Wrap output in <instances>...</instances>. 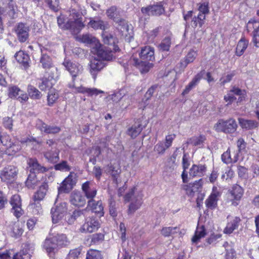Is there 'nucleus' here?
<instances>
[{
	"instance_id": "obj_26",
	"label": "nucleus",
	"mask_w": 259,
	"mask_h": 259,
	"mask_svg": "<svg viewBox=\"0 0 259 259\" xmlns=\"http://www.w3.org/2000/svg\"><path fill=\"white\" fill-rule=\"evenodd\" d=\"M241 222V219L238 217H232L229 220L226 227L224 230V233L226 234H230L235 230L238 229Z\"/></svg>"
},
{
	"instance_id": "obj_17",
	"label": "nucleus",
	"mask_w": 259,
	"mask_h": 259,
	"mask_svg": "<svg viewBox=\"0 0 259 259\" xmlns=\"http://www.w3.org/2000/svg\"><path fill=\"white\" fill-rule=\"evenodd\" d=\"M75 185V182L73 180V176L69 174L61 183V185L58 187L59 193H68Z\"/></svg>"
},
{
	"instance_id": "obj_18",
	"label": "nucleus",
	"mask_w": 259,
	"mask_h": 259,
	"mask_svg": "<svg viewBox=\"0 0 259 259\" xmlns=\"http://www.w3.org/2000/svg\"><path fill=\"white\" fill-rule=\"evenodd\" d=\"M87 208L100 217H102L104 214V207L101 200L96 201L93 199L88 200Z\"/></svg>"
},
{
	"instance_id": "obj_31",
	"label": "nucleus",
	"mask_w": 259,
	"mask_h": 259,
	"mask_svg": "<svg viewBox=\"0 0 259 259\" xmlns=\"http://www.w3.org/2000/svg\"><path fill=\"white\" fill-rule=\"evenodd\" d=\"M28 164L30 167V171L33 174L44 173L48 170V168L41 166L36 158H30L28 161Z\"/></svg>"
},
{
	"instance_id": "obj_56",
	"label": "nucleus",
	"mask_w": 259,
	"mask_h": 259,
	"mask_svg": "<svg viewBox=\"0 0 259 259\" xmlns=\"http://www.w3.org/2000/svg\"><path fill=\"white\" fill-rule=\"evenodd\" d=\"M21 89L17 85H12L8 89V95L11 98H16L19 95Z\"/></svg>"
},
{
	"instance_id": "obj_22",
	"label": "nucleus",
	"mask_w": 259,
	"mask_h": 259,
	"mask_svg": "<svg viewBox=\"0 0 259 259\" xmlns=\"http://www.w3.org/2000/svg\"><path fill=\"white\" fill-rule=\"evenodd\" d=\"M71 204L77 207H82L86 203L85 197L79 191H73L70 196Z\"/></svg>"
},
{
	"instance_id": "obj_9",
	"label": "nucleus",
	"mask_w": 259,
	"mask_h": 259,
	"mask_svg": "<svg viewBox=\"0 0 259 259\" xmlns=\"http://www.w3.org/2000/svg\"><path fill=\"white\" fill-rule=\"evenodd\" d=\"M141 11L145 16H159L164 13L165 10L162 5L157 3L142 7Z\"/></svg>"
},
{
	"instance_id": "obj_51",
	"label": "nucleus",
	"mask_w": 259,
	"mask_h": 259,
	"mask_svg": "<svg viewBox=\"0 0 259 259\" xmlns=\"http://www.w3.org/2000/svg\"><path fill=\"white\" fill-rule=\"evenodd\" d=\"M83 214V212L80 210H75L72 214H68L65 218V220L68 224H73L75 221L81 216Z\"/></svg>"
},
{
	"instance_id": "obj_64",
	"label": "nucleus",
	"mask_w": 259,
	"mask_h": 259,
	"mask_svg": "<svg viewBox=\"0 0 259 259\" xmlns=\"http://www.w3.org/2000/svg\"><path fill=\"white\" fill-rule=\"evenodd\" d=\"M252 41L256 47L259 48V25L252 32Z\"/></svg>"
},
{
	"instance_id": "obj_27",
	"label": "nucleus",
	"mask_w": 259,
	"mask_h": 259,
	"mask_svg": "<svg viewBox=\"0 0 259 259\" xmlns=\"http://www.w3.org/2000/svg\"><path fill=\"white\" fill-rule=\"evenodd\" d=\"M242 92V90L240 88L235 86L232 87L227 95L224 97V101L227 103V105L232 104L237 99L235 95H240Z\"/></svg>"
},
{
	"instance_id": "obj_35",
	"label": "nucleus",
	"mask_w": 259,
	"mask_h": 259,
	"mask_svg": "<svg viewBox=\"0 0 259 259\" xmlns=\"http://www.w3.org/2000/svg\"><path fill=\"white\" fill-rule=\"evenodd\" d=\"M105 239V234L103 233H96L90 235L87 241L89 246L98 245L103 242Z\"/></svg>"
},
{
	"instance_id": "obj_21",
	"label": "nucleus",
	"mask_w": 259,
	"mask_h": 259,
	"mask_svg": "<svg viewBox=\"0 0 259 259\" xmlns=\"http://www.w3.org/2000/svg\"><path fill=\"white\" fill-rule=\"evenodd\" d=\"M202 185V179H200L195 181L193 183L184 184L182 186V188L186 192V194L190 196L194 195L195 191L201 188Z\"/></svg>"
},
{
	"instance_id": "obj_10",
	"label": "nucleus",
	"mask_w": 259,
	"mask_h": 259,
	"mask_svg": "<svg viewBox=\"0 0 259 259\" xmlns=\"http://www.w3.org/2000/svg\"><path fill=\"white\" fill-rule=\"evenodd\" d=\"M81 190L84 196L90 200L95 198L97 194V188L95 183L92 181H87L81 185Z\"/></svg>"
},
{
	"instance_id": "obj_54",
	"label": "nucleus",
	"mask_w": 259,
	"mask_h": 259,
	"mask_svg": "<svg viewBox=\"0 0 259 259\" xmlns=\"http://www.w3.org/2000/svg\"><path fill=\"white\" fill-rule=\"evenodd\" d=\"M114 21L116 23H117L119 26L121 27L120 29L118 27L117 28V29L121 31V35H123V32L124 31H127L128 29V26L127 25V23L126 20L124 19L121 18L120 17V16H119L118 17V18L117 19L116 18V20H114Z\"/></svg>"
},
{
	"instance_id": "obj_11",
	"label": "nucleus",
	"mask_w": 259,
	"mask_h": 259,
	"mask_svg": "<svg viewBox=\"0 0 259 259\" xmlns=\"http://www.w3.org/2000/svg\"><path fill=\"white\" fill-rule=\"evenodd\" d=\"M63 64L72 76V81L74 82L76 77L81 73L83 70L82 67L78 63L68 60H65Z\"/></svg>"
},
{
	"instance_id": "obj_39",
	"label": "nucleus",
	"mask_w": 259,
	"mask_h": 259,
	"mask_svg": "<svg viewBox=\"0 0 259 259\" xmlns=\"http://www.w3.org/2000/svg\"><path fill=\"white\" fill-rule=\"evenodd\" d=\"M80 41L88 45H94L96 48L100 45L99 40L95 37L89 33L82 34L79 38Z\"/></svg>"
},
{
	"instance_id": "obj_4",
	"label": "nucleus",
	"mask_w": 259,
	"mask_h": 259,
	"mask_svg": "<svg viewBox=\"0 0 259 259\" xmlns=\"http://www.w3.org/2000/svg\"><path fill=\"white\" fill-rule=\"evenodd\" d=\"M49 186L48 183L44 182L38 188L37 190L34 193L32 196V202H30V205L32 208H36L38 211L41 209L40 202L42 201L48 190Z\"/></svg>"
},
{
	"instance_id": "obj_60",
	"label": "nucleus",
	"mask_w": 259,
	"mask_h": 259,
	"mask_svg": "<svg viewBox=\"0 0 259 259\" xmlns=\"http://www.w3.org/2000/svg\"><path fill=\"white\" fill-rule=\"evenodd\" d=\"M198 10L199 11L198 14H201L206 17V15L209 12V6L208 3H203L200 4Z\"/></svg>"
},
{
	"instance_id": "obj_34",
	"label": "nucleus",
	"mask_w": 259,
	"mask_h": 259,
	"mask_svg": "<svg viewBox=\"0 0 259 259\" xmlns=\"http://www.w3.org/2000/svg\"><path fill=\"white\" fill-rule=\"evenodd\" d=\"M249 45V40L244 36L241 37L238 41L235 49V55L238 57L241 56L245 52Z\"/></svg>"
},
{
	"instance_id": "obj_16",
	"label": "nucleus",
	"mask_w": 259,
	"mask_h": 259,
	"mask_svg": "<svg viewBox=\"0 0 259 259\" xmlns=\"http://www.w3.org/2000/svg\"><path fill=\"white\" fill-rule=\"evenodd\" d=\"M96 49L97 56L103 60H111L114 57L113 53L116 52L113 51L111 48L103 47L101 44L98 46Z\"/></svg>"
},
{
	"instance_id": "obj_25",
	"label": "nucleus",
	"mask_w": 259,
	"mask_h": 259,
	"mask_svg": "<svg viewBox=\"0 0 259 259\" xmlns=\"http://www.w3.org/2000/svg\"><path fill=\"white\" fill-rule=\"evenodd\" d=\"M66 211V208L62 205H56L53 207L51 210L52 222L56 224L62 219L64 216V213Z\"/></svg>"
},
{
	"instance_id": "obj_46",
	"label": "nucleus",
	"mask_w": 259,
	"mask_h": 259,
	"mask_svg": "<svg viewBox=\"0 0 259 259\" xmlns=\"http://www.w3.org/2000/svg\"><path fill=\"white\" fill-rule=\"evenodd\" d=\"M40 63L44 69H49L53 66L51 57L46 54H41L40 58Z\"/></svg>"
},
{
	"instance_id": "obj_43",
	"label": "nucleus",
	"mask_w": 259,
	"mask_h": 259,
	"mask_svg": "<svg viewBox=\"0 0 259 259\" xmlns=\"http://www.w3.org/2000/svg\"><path fill=\"white\" fill-rule=\"evenodd\" d=\"M104 256L102 251L90 248L87 250L85 259H103Z\"/></svg>"
},
{
	"instance_id": "obj_33",
	"label": "nucleus",
	"mask_w": 259,
	"mask_h": 259,
	"mask_svg": "<svg viewBox=\"0 0 259 259\" xmlns=\"http://www.w3.org/2000/svg\"><path fill=\"white\" fill-rule=\"evenodd\" d=\"M85 26L82 19H75V20H69L67 22L66 30H70L75 32V31H79L83 28Z\"/></svg>"
},
{
	"instance_id": "obj_59",
	"label": "nucleus",
	"mask_w": 259,
	"mask_h": 259,
	"mask_svg": "<svg viewBox=\"0 0 259 259\" xmlns=\"http://www.w3.org/2000/svg\"><path fill=\"white\" fill-rule=\"evenodd\" d=\"M55 169L58 170H65L66 171H69L71 170L70 166L68 164L67 162L65 160H63L59 163L55 165Z\"/></svg>"
},
{
	"instance_id": "obj_29",
	"label": "nucleus",
	"mask_w": 259,
	"mask_h": 259,
	"mask_svg": "<svg viewBox=\"0 0 259 259\" xmlns=\"http://www.w3.org/2000/svg\"><path fill=\"white\" fill-rule=\"evenodd\" d=\"M104 67V63L99 59H94L91 62L90 73L95 80L96 79L98 72L101 71Z\"/></svg>"
},
{
	"instance_id": "obj_62",
	"label": "nucleus",
	"mask_w": 259,
	"mask_h": 259,
	"mask_svg": "<svg viewBox=\"0 0 259 259\" xmlns=\"http://www.w3.org/2000/svg\"><path fill=\"white\" fill-rule=\"evenodd\" d=\"M45 2L52 11L54 12H58L59 11V0H45Z\"/></svg>"
},
{
	"instance_id": "obj_41",
	"label": "nucleus",
	"mask_w": 259,
	"mask_h": 259,
	"mask_svg": "<svg viewBox=\"0 0 259 259\" xmlns=\"http://www.w3.org/2000/svg\"><path fill=\"white\" fill-rule=\"evenodd\" d=\"M77 92L79 93L85 94L89 97L97 96L103 91L96 88H88L83 87H80L77 88Z\"/></svg>"
},
{
	"instance_id": "obj_23",
	"label": "nucleus",
	"mask_w": 259,
	"mask_h": 259,
	"mask_svg": "<svg viewBox=\"0 0 259 259\" xmlns=\"http://www.w3.org/2000/svg\"><path fill=\"white\" fill-rule=\"evenodd\" d=\"M229 193L233 198L232 204L235 206L237 205L238 202L240 200L244 193L243 188L239 185L235 184L233 186L231 190L229 191Z\"/></svg>"
},
{
	"instance_id": "obj_8",
	"label": "nucleus",
	"mask_w": 259,
	"mask_h": 259,
	"mask_svg": "<svg viewBox=\"0 0 259 259\" xmlns=\"http://www.w3.org/2000/svg\"><path fill=\"white\" fill-rule=\"evenodd\" d=\"M30 28L26 24L18 23L14 28V32L19 42L22 43L28 40L29 36Z\"/></svg>"
},
{
	"instance_id": "obj_2",
	"label": "nucleus",
	"mask_w": 259,
	"mask_h": 259,
	"mask_svg": "<svg viewBox=\"0 0 259 259\" xmlns=\"http://www.w3.org/2000/svg\"><path fill=\"white\" fill-rule=\"evenodd\" d=\"M22 149L19 142L12 141L9 135H5L2 138L0 144V155L6 154L8 156H14Z\"/></svg>"
},
{
	"instance_id": "obj_63",
	"label": "nucleus",
	"mask_w": 259,
	"mask_h": 259,
	"mask_svg": "<svg viewBox=\"0 0 259 259\" xmlns=\"http://www.w3.org/2000/svg\"><path fill=\"white\" fill-rule=\"evenodd\" d=\"M236 75L235 70L232 71L230 73L228 74L225 77H222L220 79V84L222 85H225L231 81L233 77Z\"/></svg>"
},
{
	"instance_id": "obj_30",
	"label": "nucleus",
	"mask_w": 259,
	"mask_h": 259,
	"mask_svg": "<svg viewBox=\"0 0 259 259\" xmlns=\"http://www.w3.org/2000/svg\"><path fill=\"white\" fill-rule=\"evenodd\" d=\"M197 56V51L191 49L185 56L183 60L180 62V67L184 69L189 64L192 63L195 60Z\"/></svg>"
},
{
	"instance_id": "obj_14",
	"label": "nucleus",
	"mask_w": 259,
	"mask_h": 259,
	"mask_svg": "<svg viewBox=\"0 0 259 259\" xmlns=\"http://www.w3.org/2000/svg\"><path fill=\"white\" fill-rule=\"evenodd\" d=\"M56 240L53 235L50 234L43 242L42 248L49 255H54L59 250Z\"/></svg>"
},
{
	"instance_id": "obj_1",
	"label": "nucleus",
	"mask_w": 259,
	"mask_h": 259,
	"mask_svg": "<svg viewBox=\"0 0 259 259\" xmlns=\"http://www.w3.org/2000/svg\"><path fill=\"white\" fill-rule=\"evenodd\" d=\"M139 56L140 59L136 57L131 58L133 65L139 68L142 73L147 72L150 68L149 61L155 60L154 48L149 46L141 47Z\"/></svg>"
},
{
	"instance_id": "obj_52",
	"label": "nucleus",
	"mask_w": 259,
	"mask_h": 259,
	"mask_svg": "<svg viewBox=\"0 0 259 259\" xmlns=\"http://www.w3.org/2000/svg\"><path fill=\"white\" fill-rule=\"evenodd\" d=\"M37 179L35 174H29L25 181V185L29 189H33L36 185Z\"/></svg>"
},
{
	"instance_id": "obj_20",
	"label": "nucleus",
	"mask_w": 259,
	"mask_h": 259,
	"mask_svg": "<svg viewBox=\"0 0 259 259\" xmlns=\"http://www.w3.org/2000/svg\"><path fill=\"white\" fill-rule=\"evenodd\" d=\"M204 73V70H201L199 72L197 73L194 77L192 78V80L187 85L182 93V95L184 96L189 93V92L194 88L198 85L200 81L202 79L203 74Z\"/></svg>"
},
{
	"instance_id": "obj_57",
	"label": "nucleus",
	"mask_w": 259,
	"mask_h": 259,
	"mask_svg": "<svg viewBox=\"0 0 259 259\" xmlns=\"http://www.w3.org/2000/svg\"><path fill=\"white\" fill-rule=\"evenodd\" d=\"M179 228L177 227H164L161 230V234L164 237H169L172 234L176 233Z\"/></svg>"
},
{
	"instance_id": "obj_38",
	"label": "nucleus",
	"mask_w": 259,
	"mask_h": 259,
	"mask_svg": "<svg viewBox=\"0 0 259 259\" xmlns=\"http://www.w3.org/2000/svg\"><path fill=\"white\" fill-rule=\"evenodd\" d=\"M206 235V232L205 227L203 225L201 226H197L194 236L191 239L192 243L197 244L198 243L200 239L204 238Z\"/></svg>"
},
{
	"instance_id": "obj_40",
	"label": "nucleus",
	"mask_w": 259,
	"mask_h": 259,
	"mask_svg": "<svg viewBox=\"0 0 259 259\" xmlns=\"http://www.w3.org/2000/svg\"><path fill=\"white\" fill-rule=\"evenodd\" d=\"M53 236L56 240V243L58 249L63 247H65L69 244L70 242L65 234H58L56 235H53Z\"/></svg>"
},
{
	"instance_id": "obj_24",
	"label": "nucleus",
	"mask_w": 259,
	"mask_h": 259,
	"mask_svg": "<svg viewBox=\"0 0 259 259\" xmlns=\"http://www.w3.org/2000/svg\"><path fill=\"white\" fill-rule=\"evenodd\" d=\"M206 170L207 167L205 164H194L189 169V176L193 178L202 177L205 175Z\"/></svg>"
},
{
	"instance_id": "obj_28",
	"label": "nucleus",
	"mask_w": 259,
	"mask_h": 259,
	"mask_svg": "<svg viewBox=\"0 0 259 259\" xmlns=\"http://www.w3.org/2000/svg\"><path fill=\"white\" fill-rule=\"evenodd\" d=\"M238 120L241 128L246 131L255 129L259 126L258 122L255 120L247 119L243 118H239Z\"/></svg>"
},
{
	"instance_id": "obj_58",
	"label": "nucleus",
	"mask_w": 259,
	"mask_h": 259,
	"mask_svg": "<svg viewBox=\"0 0 259 259\" xmlns=\"http://www.w3.org/2000/svg\"><path fill=\"white\" fill-rule=\"evenodd\" d=\"M258 22L254 18L250 19L246 25V30L247 32H253L257 27Z\"/></svg>"
},
{
	"instance_id": "obj_48",
	"label": "nucleus",
	"mask_w": 259,
	"mask_h": 259,
	"mask_svg": "<svg viewBox=\"0 0 259 259\" xmlns=\"http://www.w3.org/2000/svg\"><path fill=\"white\" fill-rule=\"evenodd\" d=\"M161 26H157L152 30L146 32L147 41L149 42H154L155 39L159 34Z\"/></svg>"
},
{
	"instance_id": "obj_61",
	"label": "nucleus",
	"mask_w": 259,
	"mask_h": 259,
	"mask_svg": "<svg viewBox=\"0 0 259 259\" xmlns=\"http://www.w3.org/2000/svg\"><path fill=\"white\" fill-rule=\"evenodd\" d=\"M80 247L76 248L70 250L67 258L68 259H78L81 251Z\"/></svg>"
},
{
	"instance_id": "obj_49",
	"label": "nucleus",
	"mask_w": 259,
	"mask_h": 259,
	"mask_svg": "<svg viewBox=\"0 0 259 259\" xmlns=\"http://www.w3.org/2000/svg\"><path fill=\"white\" fill-rule=\"evenodd\" d=\"M106 14L109 19L113 21L120 16V13L117 11V7L115 6H111L107 9Z\"/></svg>"
},
{
	"instance_id": "obj_36",
	"label": "nucleus",
	"mask_w": 259,
	"mask_h": 259,
	"mask_svg": "<svg viewBox=\"0 0 259 259\" xmlns=\"http://www.w3.org/2000/svg\"><path fill=\"white\" fill-rule=\"evenodd\" d=\"M53 77L49 75L48 77L44 76L39 79L38 87L41 91H46L51 89L54 84L53 83Z\"/></svg>"
},
{
	"instance_id": "obj_45",
	"label": "nucleus",
	"mask_w": 259,
	"mask_h": 259,
	"mask_svg": "<svg viewBox=\"0 0 259 259\" xmlns=\"http://www.w3.org/2000/svg\"><path fill=\"white\" fill-rule=\"evenodd\" d=\"M171 45V37L170 36H165L158 46L159 50L162 52H168Z\"/></svg>"
},
{
	"instance_id": "obj_15",
	"label": "nucleus",
	"mask_w": 259,
	"mask_h": 259,
	"mask_svg": "<svg viewBox=\"0 0 259 259\" xmlns=\"http://www.w3.org/2000/svg\"><path fill=\"white\" fill-rule=\"evenodd\" d=\"M14 57L18 63L24 69L27 70L30 66V56L25 51L19 50L15 53Z\"/></svg>"
},
{
	"instance_id": "obj_6",
	"label": "nucleus",
	"mask_w": 259,
	"mask_h": 259,
	"mask_svg": "<svg viewBox=\"0 0 259 259\" xmlns=\"http://www.w3.org/2000/svg\"><path fill=\"white\" fill-rule=\"evenodd\" d=\"M100 227L101 223L98 219L95 217H89L85 219L79 231L82 233H92L97 232Z\"/></svg>"
},
{
	"instance_id": "obj_3",
	"label": "nucleus",
	"mask_w": 259,
	"mask_h": 259,
	"mask_svg": "<svg viewBox=\"0 0 259 259\" xmlns=\"http://www.w3.org/2000/svg\"><path fill=\"white\" fill-rule=\"evenodd\" d=\"M237 128L238 124L235 119L233 118H230L227 120L220 119L213 126V129L217 132H222L226 134L235 133Z\"/></svg>"
},
{
	"instance_id": "obj_12",
	"label": "nucleus",
	"mask_w": 259,
	"mask_h": 259,
	"mask_svg": "<svg viewBox=\"0 0 259 259\" xmlns=\"http://www.w3.org/2000/svg\"><path fill=\"white\" fill-rule=\"evenodd\" d=\"M36 127L41 132L47 134L55 135L59 133L61 131L60 126L48 125L41 119L37 120Z\"/></svg>"
},
{
	"instance_id": "obj_55",
	"label": "nucleus",
	"mask_w": 259,
	"mask_h": 259,
	"mask_svg": "<svg viewBox=\"0 0 259 259\" xmlns=\"http://www.w3.org/2000/svg\"><path fill=\"white\" fill-rule=\"evenodd\" d=\"M23 231V229L18 224L14 223L12 228V236L15 238H18L21 236Z\"/></svg>"
},
{
	"instance_id": "obj_32",
	"label": "nucleus",
	"mask_w": 259,
	"mask_h": 259,
	"mask_svg": "<svg viewBox=\"0 0 259 259\" xmlns=\"http://www.w3.org/2000/svg\"><path fill=\"white\" fill-rule=\"evenodd\" d=\"M143 130V127L141 122L138 120L135 122L134 124L132 125L127 129L126 134L130 136L131 138L134 139L140 134Z\"/></svg>"
},
{
	"instance_id": "obj_50",
	"label": "nucleus",
	"mask_w": 259,
	"mask_h": 259,
	"mask_svg": "<svg viewBox=\"0 0 259 259\" xmlns=\"http://www.w3.org/2000/svg\"><path fill=\"white\" fill-rule=\"evenodd\" d=\"M59 98V94L55 90H51L47 96V104L52 106Z\"/></svg>"
},
{
	"instance_id": "obj_42",
	"label": "nucleus",
	"mask_w": 259,
	"mask_h": 259,
	"mask_svg": "<svg viewBox=\"0 0 259 259\" xmlns=\"http://www.w3.org/2000/svg\"><path fill=\"white\" fill-rule=\"evenodd\" d=\"M27 92L29 97L33 100H39L42 97L41 92L31 84L28 85Z\"/></svg>"
},
{
	"instance_id": "obj_13",
	"label": "nucleus",
	"mask_w": 259,
	"mask_h": 259,
	"mask_svg": "<svg viewBox=\"0 0 259 259\" xmlns=\"http://www.w3.org/2000/svg\"><path fill=\"white\" fill-rule=\"evenodd\" d=\"M220 196L221 193L218 190L217 188L215 186L213 187L211 193L205 201V204L207 209L214 210L218 207V201Z\"/></svg>"
},
{
	"instance_id": "obj_44",
	"label": "nucleus",
	"mask_w": 259,
	"mask_h": 259,
	"mask_svg": "<svg viewBox=\"0 0 259 259\" xmlns=\"http://www.w3.org/2000/svg\"><path fill=\"white\" fill-rule=\"evenodd\" d=\"M205 19V17H204L201 14H198L197 16H194L193 17L191 21L190 24L191 26L194 28L197 27L201 28L204 24Z\"/></svg>"
},
{
	"instance_id": "obj_7",
	"label": "nucleus",
	"mask_w": 259,
	"mask_h": 259,
	"mask_svg": "<svg viewBox=\"0 0 259 259\" xmlns=\"http://www.w3.org/2000/svg\"><path fill=\"white\" fill-rule=\"evenodd\" d=\"M9 203L12 207L11 212L17 219L24 214V210L22 208V200L20 195L18 194L13 195L10 198Z\"/></svg>"
},
{
	"instance_id": "obj_53",
	"label": "nucleus",
	"mask_w": 259,
	"mask_h": 259,
	"mask_svg": "<svg viewBox=\"0 0 259 259\" xmlns=\"http://www.w3.org/2000/svg\"><path fill=\"white\" fill-rule=\"evenodd\" d=\"M205 139V136L200 135L198 137L194 136L190 138L188 140V143L194 146H197L203 144Z\"/></svg>"
},
{
	"instance_id": "obj_5",
	"label": "nucleus",
	"mask_w": 259,
	"mask_h": 259,
	"mask_svg": "<svg viewBox=\"0 0 259 259\" xmlns=\"http://www.w3.org/2000/svg\"><path fill=\"white\" fill-rule=\"evenodd\" d=\"M18 169L13 165H8L5 166L0 172L1 181L7 184L13 183L17 179Z\"/></svg>"
},
{
	"instance_id": "obj_19",
	"label": "nucleus",
	"mask_w": 259,
	"mask_h": 259,
	"mask_svg": "<svg viewBox=\"0 0 259 259\" xmlns=\"http://www.w3.org/2000/svg\"><path fill=\"white\" fill-rule=\"evenodd\" d=\"M102 36L103 42L107 45L109 48H112L113 51L115 52H119L120 51L118 46V39L116 37L114 36L111 34H105L104 32H103Z\"/></svg>"
},
{
	"instance_id": "obj_37",
	"label": "nucleus",
	"mask_w": 259,
	"mask_h": 259,
	"mask_svg": "<svg viewBox=\"0 0 259 259\" xmlns=\"http://www.w3.org/2000/svg\"><path fill=\"white\" fill-rule=\"evenodd\" d=\"M88 25L95 30L100 29L103 32L109 28L108 23L101 19H91L88 23Z\"/></svg>"
},
{
	"instance_id": "obj_47",
	"label": "nucleus",
	"mask_w": 259,
	"mask_h": 259,
	"mask_svg": "<svg viewBox=\"0 0 259 259\" xmlns=\"http://www.w3.org/2000/svg\"><path fill=\"white\" fill-rule=\"evenodd\" d=\"M44 155L48 161L51 163H56L59 160L58 152L49 150L45 152Z\"/></svg>"
}]
</instances>
